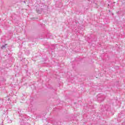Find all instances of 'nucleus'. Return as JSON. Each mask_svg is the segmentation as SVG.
Listing matches in <instances>:
<instances>
[{
  "mask_svg": "<svg viewBox=\"0 0 125 125\" xmlns=\"http://www.w3.org/2000/svg\"><path fill=\"white\" fill-rule=\"evenodd\" d=\"M7 45V44H5V45H3L1 46V49H5V47Z\"/></svg>",
  "mask_w": 125,
  "mask_h": 125,
  "instance_id": "obj_4",
  "label": "nucleus"
},
{
  "mask_svg": "<svg viewBox=\"0 0 125 125\" xmlns=\"http://www.w3.org/2000/svg\"><path fill=\"white\" fill-rule=\"evenodd\" d=\"M36 10L37 13H38L39 14H42V13H45V12H47V9H43L40 7H37Z\"/></svg>",
  "mask_w": 125,
  "mask_h": 125,
  "instance_id": "obj_1",
  "label": "nucleus"
},
{
  "mask_svg": "<svg viewBox=\"0 0 125 125\" xmlns=\"http://www.w3.org/2000/svg\"><path fill=\"white\" fill-rule=\"evenodd\" d=\"M44 35L45 36H46V37H49V36H51V34H50L49 32H46L45 33Z\"/></svg>",
  "mask_w": 125,
  "mask_h": 125,
  "instance_id": "obj_3",
  "label": "nucleus"
},
{
  "mask_svg": "<svg viewBox=\"0 0 125 125\" xmlns=\"http://www.w3.org/2000/svg\"><path fill=\"white\" fill-rule=\"evenodd\" d=\"M104 98H105V97L104 96V95H98L97 100H98V102L101 103V102L104 101Z\"/></svg>",
  "mask_w": 125,
  "mask_h": 125,
  "instance_id": "obj_2",
  "label": "nucleus"
},
{
  "mask_svg": "<svg viewBox=\"0 0 125 125\" xmlns=\"http://www.w3.org/2000/svg\"><path fill=\"white\" fill-rule=\"evenodd\" d=\"M42 5L43 6H44V4H42Z\"/></svg>",
  "mask_w": 125,
  "mask_h": 125,
  "instance_id": "obj_6",
  "label": "nucleus"
},
{
  "mask_svg": "<svg viewBox=\"0 0 125 125\" xmlns=\"http://www.w3.org/2000/svg\"><path fill=\"white\" fill-rule=\"evenodd\" d=\"M110 6V4H108V7H109Z\"/></svg>",
  "mask_w": 125,
  "mask_h": 125,
  "instance_id": "obj_5",
  "label": "nucleus"
},
{
  "mask_svg": "<svg viewBox=\"0 0 125 125\" xmlns=\"http://www.w3.org/2000/svg\"><path fill=\"white\" fill-rule=\"evenodd\" d=\"M27 51H28V52H29V51H28V50H26V52H27Z\"/></svg>",
  "mask_w": 125,
  "mask_h": 125,
  "instance_id": "obj_7",
  "label": "nucleus"
}]
</instances>
